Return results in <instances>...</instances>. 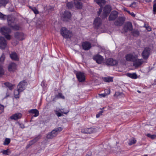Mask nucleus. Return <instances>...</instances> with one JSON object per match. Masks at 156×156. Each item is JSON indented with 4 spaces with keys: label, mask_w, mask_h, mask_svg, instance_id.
Returning <instances> with one entry per match:
<instances>
[{
    "label": "nucleus",
    "mask_w": 156,
    "mask_h": 156,
    "mask_svg": "<svg viewBox=\"0 0 156 156\" xmlns=\"http://www.w3.org/2000/svg\"><path fill=\"white\" fill-rule=\"evenodd\" d=\"M63 129L61 127H59L55 128L49 133L47 136L48 139H52L56 136L57 134L61 132Z\"/></svg>",
    "instance_id": "f257e3e1"
},
{
    "label": "nucleus",
    "mask_w": 156,
    "mask_h": 156,
    "mask_svg": "<svg viewBox=\"0 0 156 156\" xmlns=\"http://www.w3.org/2000/svg\"><path fill=\"white\" fill-rule=\"evenodd\" d=\"M0 31L2 34L5 36L7 39H10L11 37L9 34L11 32V30L9 28L6 27H2L0 29Z\"/></svg>",
    "instance_id": "f03ea898"
},
{
    "label": "nucleus",
    "mask_w": 156,
    "mask_h": 156,
    "mask_svg": "<svg viewBox=\"0 0 156 156\" xmlns=\"http://www.w3.org/2000/svg\"><path fill=\"white\" fill-rule=\"evenodd\" d=\"M69 112V109L68 108L66 110L65 109L57 108L55 110V114L58 117L63 115V114H67Z\"/></svg>",
    "instance_id": "7ed1b4c3"
},
{
    "label": "nucleus",
    "mask_w": 156,
    "mask_h": 156,
    "mask_svg": "<svg viewBox=\"0 0 156 156\" xmlns=\"http://www.w3.org/2000/svg\"><path fill=\"white\" fill-rule=\"evenodd\" d=\"M61 33L65 38H68L71 37L72 32L66 29L65 27H63L61 29Z\"/></svg>",
    "instance_id": "20e7f679"
},
{
    "label": "nucleus",
    "mask_w": 156,
    "mask_h": 156,
    "mask_svg": "<svg viewBox=\"0 0 156 156\" xmlns=\"http://www.w3.org/2000/svg\"><path fill=\"white\" fill-rule=\"evenodd\" d=\"M133 29V26L131 23L129 22L126 23L123 27L122 32V33L127 32L131 31Z\"/></svg>",
    "instance_id": "39448f33"
},
{
    "label": "nucleus",
    "mask_w": 156,
    "mask_h": 156,
    "mask_svg": "<svg viewBox=\"0 0 156 156\" xmlns=\"http://www.w3.org/2000/svg\"><path fill=\"white\" fill-rule=\"evenodd\" d=\"M146 61L143 59L136 58L133 62V65L135 67H138L141 66L143 64L146 63Z\"/></svg>",
    "instance_id": "423d86ee"
},
{
    "label": "nucleus",
    "mask_w": 156,
    "mask_h": 156,
    "mask_svg": "<svg viewBox=\"0 0 156 156\" xmlns=\"http://www.w3.org/2000/svg\"><path fill=\"white\" fill-rule=\"evenodd\" d=\"M138 55L134 53H130L126 55L125 56L126 60L128 61L134 62V60L137 58Z\"/></svg>",
    "instance_id": "0eeeda50"
},
{
    "label": "nucleus",
    "mask_w": 156,
    "mask_h": 156,
    "mask_svg": "<svg viewBox=\"0 0 156 156\" xmlns=\"http://www.w3.org/2000/svg\"><path fill=\"white\" fill-rule=\"evenodd\" d=\"M71 17V14L70 12L66 11L62 16V19L64 21H67L70 20Z\"/></svg>",
    "instance_id": "6e6552de"
},
{
    "label": "nucleus",
    "mask_w": 156,
    "mask_h": 156,
    "mask_svg": "<svg viewBox=\"0 0 156 156\" xmlns=\"http://www.w3.org/2000/svg\"><path fill=\"white\" fill-rule=\"evenodd\" d=\"M150 52V49L149 48H145L142 53V56L144 59H147L148 58Z\"/></svg>",
    "instance_id": "1a4fd4ad"
},
{
    "label": "nucleus",
    "mask_w": 156,
    "mask_h": 156,
    "mask_svg": "<svg viewBox=\"0 0 156 156\" xmlns=\"http://www.w3.org/2000/svg\"><path fill=\"white\" fill-rule=\"evenodd\" d=\"M76 74L80 82H82L84 81L85 79V76L84 73L79 72L76 73Z\"/></svg>",
    "instance_id": "9d476101"
},
{
    "label": "nucleus",
    "mask_w": 156,
    "mask_h": 156,
    "mask_svg": "<svg viewBox=\"0 0 156 156\" xmlns=\"http://www.w3.org/2000/svg\"><path fill=\"white\" fill-rule=\"evenodd\" d=\"M27 83L25 81H23L20 82L17 86V88L19 89V90H20V91H22L27 86Z\"/></svg>",
    "instance_id": "9b49d317"
},
{
    "label": "nucleus",
    "mask_w": 156,
    "mask_h": 156,
    "mask_svg": "<svg viewBox=\"0 0 156 156\" xmlns=\"http://www.w3.org/2000/svg\"><path fill=\"white\" fill-rule=\"evenodd\" d=\"M106 63L108 65L113 66L117 65L118 63V62L115 60L109 58L107 60Z\"/></svg>",
    "instance_id": "f8f14e48"
},
{
    "label": "nucleus",
    "mask_w": 156,
    "mask_h": 156,
    "mask_svg": "<svg viewBox=\"0 0 156 156\" xmlns=\"http://www.w3.org/2000/svg\"><path fill=\"white\" fill-rule=\"evenodd\" d=\"M22 115L20 113H17L12 115L9 117L11 120H17L21 118Z\"/></svg>",
    "instance_id": "ddd939ff"
},
{
    "label": "nucleus",
    "mask_w": 156,
    "mask_h": 156,
    "mask_svg": "<svg viewBox=\"0 0 156 156\" xmlns=\"http://www.w3.org/2000/svg\"><path fill=\"white\" fill-rule=\"evenodd\" d=\"M112 10V8L110 5H106L105 7L103 10V15L105 17H106Z\"/></svg>",
    "instance_id": "4468645a"
},
{
    "label": "nucleus",
    "mask_w": 156,
    "mask_h": 156,
    "mask_svg": "<svg viewBox=\"0 0 156 156\" xmlns=\"http://www.w3.org/2000/svg\"><path fill=\"white\" fill-rule=\"evenodd\" d=\"M125 21V18L123 17H119L115 22V25L121 26L122 25Z\"/></svg>",
    "instance_id": "2eb2a0df"
},
{
    "label": "nucleus",
    "mask_w": 156,
    "mask_h": 156,
    "mask_svg": "<svg viewBox=\"0 0 156 156\" xmlns=\"http://www.w3.org/2000/svg\"><path fill=\"white\" fill-rule=\"evenodd\" d=\"M7 45V42L5 38L2 37H0V48L4 49Z\"/></svg>",
    "instance_id": "dca6fc26"
},
{
    "label": "nucleus",
    "mask_w": 156,
    "mask_h": 156,
    "mask_svg": "<svg viewBox=\"0 0 156 156\" xmlns=\"http://www.w3.org/2000/svg\"><path fill=\"white\" fill-rule=\"evenodd\" d=\"M14 37L18 40H22L25 38L24 34L22 33L17 32L15 34Z\"/></svg>",
    "instance_id": "f3484780"
},
{
    "label": "nucleus",
    "mask_w": 156,
    "mask_h": 156,
    "mask_svg": "<svg viewBox=\"0 0 156 156\" xmlns=\"http://www.w3.org/2000/svg\"><path fill=\"white\" fill-rule=\"evenodd\" d=\"M118 12L115 11H112L109 17V20L112 21L115 20L118 16Z\"/></svg>",
    "instance_id": "a211bd4d"
},
{
    "label": "nucleus",
    "mask_w": 156,
    "mask_h": 156,
    "mask_svg": "<svg viewBox=\"0 0 156 156\" xmlns=\"http://www.w3.org/2000/svg\"><path fill=\"white\" fill-rule=\"evenodd\" d=\"M8 69L10 72H13L16 69V65L14 63L10 64L8 67Z\"/></svg>",
    "instance_id": "6ab92c4d"
},
{
    "label": "nucleus",
    "mask_w": 156,
    "mask_h": 156,
    "mask_svg": "<svg viewBox=\"0 0 156 156\" xmlns=\"http://www.w3.org/2000/svg\"><path fill=\"white\" fill-rule=\"evenodd\" d=\"M93 58L98 63H101L103 59L102 56L99 55H94L93 57Z\"/></svg>",
    "instance_id": "aec40b11"
},
{
    "label": "nucleus",
    "mask_w": 156,
    "mask_h": 156,
    "mask_svg": "<svg viewBox=\"0 0 156 156\" xmlns=\"http://www.w3.org/2000/svg\"><path fill=\"white\" fill-rule=\"evenodd\" d=\"M74 5L76 8L80 9L82 8L83 4L80 1H74Z\"/></svg>",
    "instance_id": "412c9836"
},
{
    "label": "nucleus",
    "mask_w": 156,
    "mask_h": 156,
    "mask_svg": "<svg viewBox=\"0 0 156 156\" xmlns=\"http://www.w3.org/2000/svg\"><path fill=\"white\" fill-rule=\"evenodd\" d=\"M101 24V20L99 17L96 18L94 20V25L96 28H98Z\"/></svg>",
    "instance_id": "4be33fe9"
},
{
    "label": "nucleus",
    "mask_w": 156,
    "mask_h": 156,
    "mask_svg": "<svg viewBox=\"0 0 156 156\" xmlns=\"http://www.w3.org/2000/svg\"><path fill=\"white\" fill-rule=\"evenodd\" d=\"M96 3L98 4L101 7L99 11L98 12V14L99 15H100L102 10V7L105 5V1H96Z\"/></svg>",
    "instance_id": "5701e85b"
},
{
    "label": "nucleus",
    "mask_w": 156,
    "mask_h": 156,
    "mask_svg": "<svg viewBox=\"0 0 156 156\" xmlns=\"http://www.w3.org/2000/svg\"><path fill=\"white\" fill-rule=\"evenodd\" d=\"M82 47L83 49L84 50H88L91 48V44L89 42H85L82 43Z\"/></svg>",
    "instance_id": "b1692460"
},
{
    "label": "nucleus",
    "mask_w": 156,
    "mask_h": 156,
    "mask_svg": "<svg viewBox=\"0 0 156 156\" xmlns=\"http://www.w3.org/2000/svg\"><path fill=\"white\" fill-rule=\"evenodd\" d=\"M81 132L84 133L90 134L92 133L93 130L91 128L83 129H82Z\"/></svg>",
    "instance_id": "393cba45"
},
{
    "label": "nucleus",
    "mask_w": 156,
    "mask_h": 156,
    "mask_svg": "<svg viewBox=\"0 0 156 156\" xmlns=\"http://www.w3.org/2000/svg\"><path fill=\"white\" fill-rule=\"evenodd\" d=\"M29 113L34 114V117H37L39 115V111L37 109H31L28 111Z\"/></svg>",
    "instance_id": "a878e982"
},
{
    "label": "nucleus",
    "mask_w": 156,
    "mask_h": 156,
    "mask_svg": "<svg viewBox=\"0 0 156 156\" xmlns=\"http://www.w3.org/2000/svg\"><path fill=\"white\" fill-rule=\"evenodd\" d=\"M10 55L12 59L15 60H18L17 55L16 53L15 52H12Z\"/></svg>",
    "instance_id": "bb28decb"
},
{
    "label": "nucleus",
    "mask_w": 156,
    "mask_h": 156,
    "mask_svg": "<svg viewBox=\"0 0 156 156\" xmlns=\"http://www.w3.org/2000/svg\"><path fill=\"white\" fill-rule=\"evenodd\" d=\"M126 75L132 79H136L137 78V75L136 73H128L126 74Z\"/></svg>",
    "instance_id": "cd10ccee"
},
{
    "label": "nucleus",
    "mask_w": 156,
    "mask_h": 156,
    "mask_svg": "<svg viewBox=\"0 0 156 156\" xmlns=\"http://www.w3.org/2000/svg\"><path fill=\"white\" fill-rule=\"evenodd\" d=\"M7 21L8 25L10 26L12 25L11 24L14 22V19L12 18L11 16H9L8 17Z\"/></svg>",
    "instance_id": "c85d7f7f"
},
{
    "label": "nucleus",
    "mask_w": 156,
    "mask_h": 156,
    "mask_svg": "<svg viewBox=\"0 0 156 156\" xmlns=\"http://www.w3.org/2000/svg\"><path fill=\"white\" fill-rule=\"evenodd\" d=\"M22 91H20V90H19V89L17 88V90L14 91V95L15 98H19V94Z\"/></svg>",
    "instance_id": "c756f323"
},
{
    "label": "nucleus",
    "mask_w": 156,
    "mask_h": 156,
    "mask_svg": "<svg viewBox=\"0 0 156 156\" xmlns=\"http://www.w3.org/2000/svg\"><path fill=\"white\" fill-rule=\"evenodd\" d=\"M67 6L69 9H71L74 7V1H71L68 2L67 4Z\"/></svg>",
    "instance_id": "7c9ffc66"
},
{
    "label": "nucleus",
    "mask_w": 156,
    "mask_h": 156,
    "mask_svg": "<svg viewBox=\"0 0 156 156\" xmlns=\"http://www.w3.org/2000/svg\"><path fill=\"white\" fill-rule=\"evenodd\" d=\"M103 80L107 82L113 81V78L111 77H105L103 78Z\"/></svg>",
    "instance_id": "2f4dec72"
},
{
    "label": "nucleus",
    "mask_w": 156,
    "mask_h": 156,
    "mask_svg": "<svg viewBox=\"0 0 156 156\" xmlns=\"http://www.w3.org/2000/svg\"><path fill=\"white\" fill-rule=\"evenodd\" d=\"M10 142V139L9 138H6L3 143V145H7L9 144Z\"/></svg>",
    "instance_id": "473e14b6"
},
{
    "label": "nucleus",
    "mask_w": 156,
    "mask_h": 156,
    "mask_svg": "<svg viewBox=\"0 0 156 156\" xmlns=\"http://www.w3.org/2000/svg\"><path fill=\"white\" fill-rule=\"evenodd\" d=\"M132 33L134 36H138L139 34V32L137 30H134L132 31Z\"/></svg>",
    "instance_id": "72a5a7b5"
},
{
    "label": "nucleus",
    "mask_w": 156,
    "mask_h": 156,
    "mask_svg": "<svg viewBox=\"0 0 156 156\" xmlns=\"http://www.w3.org/2000/svg\"><path fill=\"white\" fill-rule=\"evenodd\" d=\"M147 136L152 139H154L156 138V135H151L150 133H148L147 134Z\"/></svg>",
    "instance_id": "f704fd0d"
},
{
    "label": "nucleus",
    "mask_w": 156,
    "mask_h": 156,
    "mask_svg": "<svg viewBox=\"0 0 156 156\" xmlns=\"http://www.w3.org/2000/svg\"><path fill=\"white\" fill-rule=\"evenodd\" d=\"M10 27L13 29L16 30H19L20 29L19 26L17 25H15L14 26L12 25L10 26Z\"/></svg>",
    "instance_id": "c9c22d12"
},
{
    "label": "nucleus",
    "mask_w": 156,
    "mask_h": 156,
    "mask_svg": "<svg viewBox=\"0 0 156 156\" xmlns=\"http://www.w3.org/2000/svg\"><path fill=\"white\" fill-rule=\"evenodd\" d=\"M136 142V140L135 139L132 138L129 140V145H131L135 144Z\"/></svg>",
    "instance_id": "e433bc0d"
},
{
    "label": "nucleus",
    "mask_w": 156,
    "mask_h": 156,
    "mask_svg": "<svg viewBox=\"0 0 156 156\" xmlns=\"http://www.w3.org/2000/svg\"><path fill=\"white\" fill-rule=\"evenodd\" d=\"M29 7L35 14H37L39 13L38 11L35 7H32L30 6H29Z\"/></svg>",
    "instance_id": "4c0bfd02"
},
{
    "label": "nucleus",
    "mask_w": 156,
    "mask_h": 156,
    "mask_svg": "<svg viewBox=\"0 0 156 156\" xmlns=\"http://www.w3.org/2000/svg\"><path fill=\"white\" fill-rule=\"evenodd\" d=\"M153 13L155 14L156 12V2L154 1L153 5Z\"/></svg>",
    "instance_id": "58836bf2"
},
{
    "label": "nucleus",
    "mask_w": 156,
    "mask_h": 156,
    "mask_svg": "<svg viewBox=\"0 0 156 156\" xmlns=\"http://www.w3.org/2000/svg\"><path fill=\"white\" fill-rule=\"evenodd\" d=\"M5 84L9 88L10 90H11L13 89V86L11 84L7 83H5Z\"/></svg>",
    "instance_id": "ea45409f"
},
{
    "label": "nucleus",
    "mask_w": 156,
    "mask_h": 156,
    "mask_svg": "<svg viewBox=\"0 0 156 156\" xmlns=\"http://www.w3.org/2000/svg\"><path fill=\"white\" fill-rule=\"evenodd\" d=\"M128 6L131 7H135L136 6V2H133L131 4L127 5Z\"/></svg>",
    "instance_id": "a19ab883"
},
{
    "label": "nucleus",
    "mask_w": 156,
    "mask_h": 156,
    "mask_svg": "<svg viewBox=\"0 0 156 156\" xmlns=\"http://www.w3.org/2000/svg\"><path fill=\"white\" fill-rule=\"evenodd\" d=\"M4 71L2 67L0 66V77L2 76L4 74Z\"/></svg>",
    "instance_id": "79ce46f5"
},
{
    "label": "nucleus",
    "mask_w": 156,
    "mask_h": 156,
    "mask_svg": "<svg viewBox=\"0 0 156 156\" xmlns=\"http://www.w3.org/2000/svg\"><path fill=\"white\" fill-rule=\"evenodd\" d=\"M108 91V93L107 94L106 93H104V94H99V95L101 96V97H105L106 95H107V94H110V90H107Z\"/></svg>",
    "instance_id": "37998d69"
},
{
    "label": "nucleus",
    "mask_w": 156,
    "mask_h": 156,
    "mask_svg": "<svg viewBox=\"0 0 156 156\" xmlns=\"http://www.w3.org/2000/svg\"><path fill=\"white\" fill-rule=\"evenodd\" d=\"M1 152L3 154L5 155H8L9 154V153L8 149L2 151H1Z\"/></svg>",
    "instance_id": "c03bdc74"
},
{
    "label": "nucleus",
    "mask_w": 156,
    "mask_h": 156,
    "mask_svg": "<svg viewBox=\"0 0 156 156\" xmlns=\"http://www.w3.org/2000/svg\"><path fill=\"white\" fill-rule=\"evenodd\" d=\"M5 59V55L4 54H3L0 58V62H2Z\"/></svg>",
    "instance_id": "a18cd8bd"
},
{
    "label": "nucleus",
    "mask_w": 156,
    "mask_h": 156,
    "mask_svg": "<svg viewBox=\"0 0 156 156\" xmlns=\"http://www.w3.org/2000/svg\"><path fill=\"white\" fill-rule=\"evenodd\" d=\"M6 16L2 14L1 12H0V18L2 20H4Z\"/></svg>",
    "instance_id": "49530a36"
},
{
    "label": "nucleus",
    "mask_w": 156,
    "mask_h": 156,
    "mask_svg": "<svg viewBox=\"0 0 156 156\" xmlns=\"http://www.w3.org/2000/svg\"><path fill=\"white\" fill-rule=\"evenodd\" d=\"M40 138V137L38 136L35 138L33 140L31 141V142H32L33 143H34L37 141Z\"/></svg>",
    "instance_id": "de8ad7c7"
},
{
    "label": "nucleus",
    "mask_w": 156,
    "mask_h": 156,
    "mask_svg": "<svg viewBox=\"0 0 156 156\" xmlns=\"http://www.w3.org/2000/svg\"><path fill=\"white\" fill-rule=\"evenodd\" d=\"M4 106L0 104V113H2L4 112Z\"/></svg>",
    "instance_id": "09e8293b"
},
{
    "label": "nucleus",
    "mask_w": 156,
    "mask_h": 156,
    "mask_svg": "<svg viewBox=\"0 0 156 156\" xmlns=\"http://www.w3.org/2000/svg\"><path fill=\"white\" fill-rule=\"evenodd\" d=\"M127 12L128 13L129 15L133 17H134L135 16V14L133 12H131L129 11H127Z\"/></svg>",
    "instance_id": "8fccbe9b"
},
{
    "label": "nucleus",
    "mask_w": 156,
    "mask_h": 156,
    "mask_svg": "<svg viewBox=\"0 0 156 156\" xmlns=\"http://www.w3.org/2000/svg\"><path fill=\"white\" fill-rule=\"evenodd\" d=\"M122 94V93H120L119 92H115V94H114V96L116 97H118L119 95H121Z\"/></svg>",
    "instance_id": "3c124183"
},
{
    "label": "nucleus",
    "mask_w": 156,
    "mask_h": 156,
    "mask_svg": "<svg viewBox=\"0 0 156 156\" xmlns=\"http://www.w3.org/2000/svg\"><path fill=\"white\" fill-rule=\"evenodd\" d=\"M58 97L62 98V99H64L65 98V97L63 96V95L61 93H58Z\"/></svg>",
    "instance_id": "603ef678"
},
{
    "label": "nucleus",
    "mask_w": 156,
    "mask_h": 156,
    "mask_svg": "<svg viewBox=\"0 0 156 156\" xmlns=\"http://www.w3.org/2000/svg\"><path fill=\"white\" fill-rule=\"evenodd\" d=\"M34 143L31 142V141L30 142L29 144H28L26 146L27 149L29 148L31 145H32Z\"/></svg>",
    "instance_id": "864d4df0"
},
{
    "label": "nucleus",
    "mask_w": 156,
    "mask_h": 156,
    "mask_svg": "<svg viewBox=\"0 0 156 156\" xmlns=\"http://www.w3.org/2000/svg\"><path fill=\"white\" fill-rule=\"evenodd\" d=\"M0 1V6H2L3 5H5L4 3L5 2V1Z\"/></svg>",
    "instance_id": "5fc2aeb1"
},
{
    "label": "nucleus",
    "mask_w": 156,
    "mask_h": 156,
    "mask_svg": "<svg viewBox=\"0 0 156 156\" xmlns=\"http://www.w3.org/2000/svg\"><path fill=\"white\" fill-rule=\"evenodd\" d=\"M103 113V111H100L99 113L98 114H97L96 115V117L97 118H98V117H99V116H100V115H101V114H102V113Z\"/></svg>",
    "instance_id": "6e6d98bb"
},
{
    "label": "nucleus",
    "mask_w": 156,
    "mask_h": 156,
    "mask_svg": "<svg viewBox=\"0 0 156 156\" xmlns=\"http://www.w3.org/2000/svg\"><path fill=\"white\" fill-rule=\"evenodd\" d=\"M126 12H127V11H129V10H127V9L125 8H123V9Z\"/></svg>",
    "instance_id": "4d7b16f0"
},
{
    "label": "nucleus",
    "mask_w": 156,
    "mask_h": 156,
    "mask_svg": "<svg viewBox=\"0 0 156 156\" xmlns=\"http://www.w3.org/2000/svg\"><path fill=\"white\" fill-rule=\"evenodd\" d=\"M147 30L149 31H150L151 30V28L150 27H148L147 28Z\"/></svg>",
    "instance_id": "13d9d810"
},
{
    "label": "nucleus",
    "mask_w": 156,
    "mask_h": 156,
    "mask_svg": "<svg viewBox=\"0 0 156 156\" xmlns=\"http://www.w3.org/2000/svg\"><path fill=\"white\" fill-rule=\"evenodd\" d=\"M138 92L139 93L140 92V91H138Z\"/></svg>",
    "instance_id": "bf43d9fd"
}]
</instances>
